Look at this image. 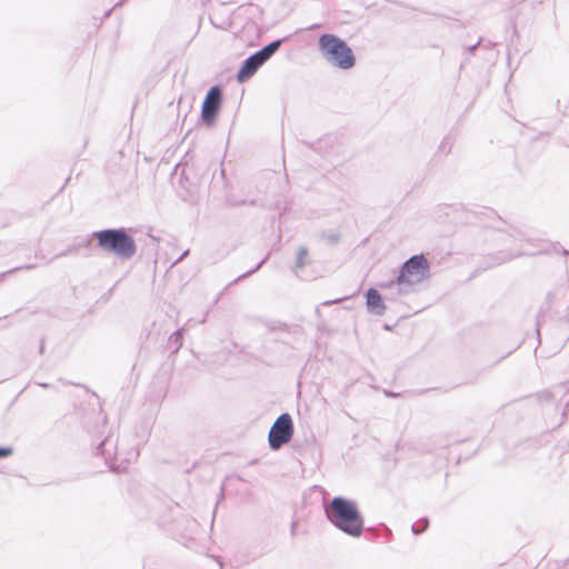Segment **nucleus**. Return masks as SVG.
Here are the masks:
<instances>
[{"mask_svg":"<svg viewBox=\"0 0 569 569\" xmlns=\"http://www.w3.org/2000/svg\"><path fill=\"white\" fill-rule=\"evenodd\" d=\"M326 516L335 527L351 537L362 533L363 519L353 501L335 497L326 508Z\"/></svg>","mask_w":569,"mask_h":569,"instance_id":"1","label":"nucleus"},{"mask_svg":"<svg viewBox=\"0 0 569 569\" xmlns=\"http://www.w3.org/2000/svg\"><path fill=\"white\" fill-rule=\"evenodd\" d=\"M318 50L321 57L335 68L349 70L356 64L351 48L336 34H321L318 39Z\"/></svg>","mask_w":569,"mask_h":569,"instance_id":"2","label":"nucleus"},{"mask_svg":"<svg viewBox=\"0 0 569 569\" xmlns=\"http://www.w3.org/2000/svg\"><path fill=\"white\" fill-rule=\"evenodd\" d=\"M98 246L106 252L128 260L136 254L137 244L124 229H104L93 233Z\"/></svg>","mask_w":569,"mask_h":569,"instance_id":"3","label":"nucleus"},{"mask_svg":"<svg viewBox=\"0 0 569 569\" xmlns=\"http://www.w3.org/2000/svg\"><path fill=\"white\" fill-rule=\"evenodd\" d=\"M429 276V263L422 254L412 256L401 267L398 284L403 291H416L417 287Z\"/></svg>","mask_w":569,"mask_h":569,"instance_id":"4","label":"nucleus"},{"mask_svg":"<svg viewBox=\"0 0 569 569\" xmlns=\"http://www.w3.org/2000/svg\"><path fill=\"white\" fill-rule=\"evenodd\" d=\"M293 435V422L289 413L280 415L271 426L268 435L269 446L272 450L280 449L288 443Z\"/></svg>","mask_w":569,"mask_h":569,"instance_id":"5","label":"nucleus"},{"mask_svg":"<svg viewBox=\"0 0 569 569\" xmlns=\"http://www.w3.org/2000/svg\"><path fill=\"white\" fill-rule=\"evenodd\" d=\"M222 101V91L220 87L210 88L203 100L201 108V119L206 124L213 123Z\"/></svg>","mask_w":569,"mask_h":569,"instance_id":"6","label":"nucleus"},{"mask_svg":"<svg viewBox=\"0 0 569 569\" xmlns=\"http://www.w3.org/2000/svg\"><path fill=\"white\" fill-rule=\"evenodd\" d=\"M511 237L517 241H520V244L515 252L507 254L503 259H501V261H507L520 256H533L543 252L542 248H533L531 244V239L519 229H513Z\"/></svg>","mask_w":569,"mask_h":569,"instance_id":"7","label":"nucleus"},{"mask_svg":"<svg viewBox=\"0 0 569 569\" xmlns=\"http://www.w3.org/2000/svg\"><path fill=\"white\" fill-rule=\"evenodd\" d=\"M266 61L261 58V56L257 52L248 57L244 61L240 70L237 74V80L239 82H244L248 79H250L258 69Z\"/></svg>","mask_w":569,"mask_h":569,"instance_id":"8","label":"nucleus"},{"mask_svg":"<svg viewBox=\"0 0 569 569\" xmlns=\"http://www.w3.org/2000/svg\"><path fill=\"white\" fill-rule=\"evenodd\" d=\"M366 305L369 312L376 316H383L386 312V306L382 297L378 290L370 288L366 292Z\"/></svg>","mask_w":569,"mask_h":569,"instance_id":"9","label":"nucleus"},{"mask_svg":"<svg viewBox=\"0 0 569 569\" xmlns=\"http://www.w3.org/2000/svg\"><path fill=\"white\" fill-rule=\"evenodd\" d=\"M380 288L386 290L385 299L388 301H398L401 297L412 293L413 291H403L398 284V278L387 283H380Z\"/></svg>","mask_w":569,"mask_h":569,"instance_id":"10","label":"nucleus"},{"mask_svg":"<svg viewBox=\"0 0 569 569\" xmlns=\"http://www.w3.org/2000/svg\"><path fill=\"white\" fill-rule=\"evenodd\" d=\"M283 40H274L270 42L269 44L264 46L262 49L258 51V53L261 56V58L267 62L280 48Z\"/></svg>","mask_w":569,"mask_h":569,"instance_id":"11","label":"nucleus"},{"mask_svg":"<svg viewBox=\"0 0 569 569\" xmlns=\"http://www.w3.org/2000/svg\"><path fill=\"white\" fill-rule=\"evenodd\" d=\"M307 256L308 250L305 247L299 248L297 252L296 264L293 268L295 272H298V270L302 269L307 264Z\"/></svg>","mask_w":569,"mask_h":569,"instance_id":"12","label":"nucleus"},{"mask_svg":"<svg viewBox=\"0 0 569 569\" xmlns=\"http://www.w3.org/2000/svg\"><path fill=\"white\" fill-rule=\"evenodd\" d=\"M427 527H428V520L421 519L412 525L411 530L415 535H419L422 531H425L427 529Z\"/></svg>","mask_w":569,"mask_h":569,"instance_id":"13","label":"nucleus"},{"mask_svg":"<svg viewBox=\"0 0 569 569\" xmlns=\"http://www.w3.org/2000/svg\"><path fill=\"white\" fill-rule=\"evenodd\" d=\"M169 340L176 345V349H180L182 346V330L179 329L176 332H173Z\"/></svg>","mask_w":569,"mask_h":569,"instance_id":"14","label":"nucleus"},{"mask_svg":"<svg viewBox=\"0 0 569 569\" xmlns=\"http://www.w3.org/2000/svg\"><path fill=\"white\" fill-rule=\"evenodd\" d=\"M12 453L11 448H0V458L8 457Z\"/></svg>","mask_w":569,"mask_h":569,"instance_id":"15","label":"nucleus"},{"mask_svg":"<svg viewBox=\"0 0 569 569\" xmlns=\"http://www.w3.org/2000/svg\"><path fill=\"white\" fill-rule=\"evenodd\" d=\"M41 387L47 388L48 386L46 383H40Z\"/></svg>","mask_w":569,"mask_h":569,"instance_id":"16","label":"nucleus"}]
</instances>
